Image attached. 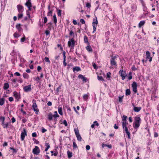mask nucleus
<instances>
[{"label": "nucleus", "mask_w": 159, "mask_h": 159, "mask_svg": "<svg viewBox=\"0 0 159 159\" xmlns=\"http://www.w3.org/2000/svg\"><path fill=\"white\" fill-rule=\"evenodd\" d=\"M127 116H126L123 115V117H122V125L123 129L124 132H125L126 134L128 136V139H130V133L129 131L128 128L127 127V125H128V123L127 122Z\"/></svg>", "instance_id": "obj_1"}, {"label": "nucleus", "mask_w": 159, "mask_h": 159, "mask_svg": "<svg viewBox=\"0 0 159 159\" xmlns=\"http://www.w3.org/2000/svg\"><path fill=\"white\" fill-rule=\"evenodd\" d=\"M54 114L53 115L50 112L49 113L48 115V118L49 120H52L53 118V120L56 123L57 121V118L59 117V115L58 114L57 111H55L54 112Z\"/></svg>", "instance_id": "obj_2"}, {"label": "nucleus", "mask_w": 159, "mask_h": 159, "mask_svg": "<svg viewBox=\"0 0 159 159\" xmlns=\"http://www.w3.org/2000/svg\"><path fill=\"white\" fill-rule=\"evenodd\" d=\"M141 119L140 117L136 116L134 117V121L133 123V126L134 129H138L140 125Z\"/></svg>", "instance_id": "obj_3"}, {"label": "nucleus", "mask_w": 159, "mask_h": 159, "mask_svg": "<svg viewBox=\"0 0 159 159\" xmlns=\"http://www.w3.org/2000/svg\"><path fill=\"white\" fill-rule=\"evenodd\" d=\"M116 56H111L110 59V64L111 66H113L115 67L117 66V62H116Z\"/></svg>", "instance_id": "obj_4"}, {"label": "nucleus", "mask_w": 159, "mask_h": 159, "mask_svg": "<svg viewBox=\"0 0 159 159\" xmlns=\"http://www.w3.org/2000/svg\"><path fill=\"white\" fill-rule=\"evenodd\" d=\"M33 105L32 106V107L34 111L35 112V113L36 114H38V112L39 111V110L38 108L37 105L36 103V101L34 99L33 100Z\"/></svg>", "instance_id": "obj_5"}, {"label": "nucleus", "mask_w": 159, "mask_h": 159, "mask_svg": "<svg viewBox=\"0 0 159 159\" xmlns=\"http://www.w3.org/2000/svg\"><path fill=\"white\" fill-rule=\"evenodd\" d=\"M98 24V21L97 20V18L96 17L95 18L93 19V22H92V26L93 27V33H94L96 30V27L97 26V24Z\"/></svg>", "instance_id": "obj_6"}, {"label": "nucleus", "mask_w": 159, "mask_h": 159, "mask_svg": "<svg viewBox=\"0 0 159 159\" xmlns=\"http://www.w3.org/2000/svg\"><path fill=\"white\" fill-rule=\"evenodd\" d=\"M74 131L78 140L80 141H81L82 138L79 133L78 129H75Z\"/></svg>", "instance_id": "obj_7"}, {"label": "nucleus", "mask_w": 159, "mask_h": 159, "mask_svg": "<svg viewBox=\"0 0 159 159\" xmlns=\"http://www.w3.org/2000/svg\"><path fill=\"white\" fill-rule=\"evenodd\" d=\"M75 45V42L73 38L71 39L68 42V46L71 48H73Z\"/></svg>", "instance_id": "obj_8"}, {"label": "nucleus", "mask_w": 159, "mask_h": 159, "mask_svg": "<svg viewBox=\"0 0 159 159\" xmlns=\"http://www.w3.org/2000/svg\"><path fill=\"white\" fill-rule=\"evenodd\" d=\"M119 73L122 79L124 80L125 79V77L127 76V74L125 71L121 70H120Z\"/></svg>", "instance_id": "obj_9"}, {"label": "nucleus", "mask_w": 159, "mask_h": 159, "mask_svg": "<svg viewBox=\"0 0 159 159\" xmlns=\"http://www.w3.org/2000/svg\"><path fill=\"white\" fill-rule=\"evenodd\" d=\"M25 136H27V132L26 129L24 128L21 134V139L22 141L24 140Z\"/></svg>", "instance_id": "obj_10"}, {"label": "nucleus", "mask_w": 159, "mask_h": 159, "mask_svg": "<svg viewBox=\"0 0 159 159\" xmlns=\"http://www.w3.org/2000/svg\"><path fill=\"white\" fill-rule=\"evenodd\" d=\"M40 150L38 147L35 146L33 150V153L34 154L38 155L40 153Z\"/></svg>", "instance_id": "obj_11"}, {"label": "nucleus", "mask_w": 159, "mask_h": 159, "mask_svg": "<svg viewBox=\"0 0 159 159\" xmlns=\"http://www.w3.org/2000/svg\"><path fill=\"white\" fill-rule=\"evenodd\" d=\"M23 89L24 91L25 92H30L31 90V85H29L24 87Z\"/></svg>", "instance_id": "obj_12"}, {"label": "nucleus", "mask_w": 159, "mask_h": 159, "mask_svg": "<svg viewBox=\"0 0 159 159\" xmlns=\"http://www.w3.org/2000/svg\"><path fill=\"white\" fill-rule=\"evenodd\" d=\"M131 86L133 88V91H134V93H135L137 91V85L136 83L135 82H134L132 84Z\"/></svg>", "instance_id": "obj_13"}, {"label": "nucleus", "mask_w": 159, "mask_h": 159, "mask_svg": "<svg viewBox=\"0 0 159 159\" xmlns=\"http://www.w3.org/2000/svg\"><path fill=\"white\" fill-rule=\"evenodd\" d=\"M13 96L17 100V101H18L20 98V94L16 91H14L13 93Z\"/></svg>", "instance_id": "obj_14"}, {"label": "nucleus", "mask_w": 159, "mask_h": 159, "mask_svg": "<svg viewBox=\"0 0 159 159\" xmlns=\"http://www.w3.org/2000/svg\"><path fill=\"white\" fill-rule=\"evenodd\" d=\"M131 12H135L137 9V6L135 3H133L131 6Z\"/></svg>", "instance_id": "obj_15"}, {"label": "nucleus", "mask_w": 159, "mask_h": 159, "mask_svg": "<svg viewBox=\"0 0 159 159\" xmlns=\"http://www.w3.org/2000/svg\"><path fill=\"white\" fill-rule=\"evenodd\" d=\"M17 8L19 13H23L24 11V7L21 5H18L17 6Z\"/></svg>", "instance_id": "obj_16"}, {"label": "nucleus", "mask_w": 159, "mask_h": 159, "mask_svg": "<svg viewBox=\"0 0 159 159\" xmlns=\"http://www.w3.org/2000/svg\"><path fill=\"white\" fill-rule=\"evenodd\" d=\"M17 81V79H12L11 80L12 84L13 86H14V87H15L18 86V84H16Z\"/></svg>", "instance_id": "obj_17"}, {"label": "nucleus", "mask_w": 159, "mask_h": 159, "mask_svg": "<svg viewBox=\"0 0 159 159\" xmlns=\"http://www.w3.org/2000/svg\"><path fill=\"white\" fill-rule=\"evenodd\" d=\"M146 58L147 59H148L150 62H151L152 60V57L150 56V53L148 51H147L146 52Z\"/></svg>", "instance_id": "obj_18"}, {"label": "nucleus", "mask_w": 159, "mask_h": 159, "mask_svg": "<svg viewBox=\"0 0 159 159\" xmlns=\"http://www.w3.org/2000/svg\"><path fill=\"white\" fill-rule=\"evenodd\" d=\"M78 77L79 79H81L84 82H86L87 81V78L82 75H79L78 76Z\"/></svg>", "instance_id": "obj_19"}, {"label": "nucleus", "mask_w": 159, "mask_h": 159, "mask_svg": "<svg viewBox=\"0 0 159 159\" xmlns=\"http://www.w3.org/2000/svg\"><path fill=\"white\" fill-rule=\"evenodd\" d=\"M89 93H87L86 94H84L83 96V98L84 100L87 101L89 98Z\"/></svg>", "instance_id": "obj_20"}, {"label": "nucleus", "mask_w": 159, "mask_h": 159, "mask_svg": "<svg viewBox=\"0 0 159 159\" xmlns=\"http://www.w3.org/2000/svg\"><path fill=\"white\" fill-rule=\"evenodd\" d=\"M16 28L18 30L19 32L21 31L22 30V29L21 27V25L20 24H17L16 25Z\"/></svg>", "instance_id": "obj_21"}, {"label": "nucleus", "mask_w": 159, "mask_h": 159, "mask_svg": "<svg viewBox=\"0 0 159 159\" xmlns=\"http://www.w3.org/2000/svg\"><path fill=\"white\" fill-rule=\"evenodd\" d=\"M9 87V85L8 83H5L4 84L3 89H4L6 90L8 89Z\"/></svg>", "instance_id": "obj_22"}, {"label": "nucleus", "mask_w": 159, "mask_h": 159, "mask_svg": "<svg viewBox=\"0 0 159 159\" xmlns=\"http://www.w3.org/2000/svg\"><path fill=\"white\" fill-rule=\"evenodd\" d=\"M141 109V107H134L133 110L136 112H139Z\"/></svg>", "instance_id": "obj_23"}, {"label": "nucleus", "mask_w": 159, "mask_h": 159, "mask_svg": "<svg viewBox=\"0 0 159 159\" xmlns=\"http://www.w3.org/2000/svg\"><path fill=\"white\" fill-rule=\"evenodd\" d=\"M48 9L49 11L48 12L47 15L48 16H52V14L53 11V10H51L50 9V6L49 5L48 7Z\"/></svg>", "instance_id": "obj_24"}, {"label": "nucleus", "mask_w": 159, "mask_h": 159, "mask_svg": "<svg viewBox=\"0 0 159 159\" xmlns=\"http://www.w3.org/2000/svg\"><path fill=\"white\" fill-rule=\"evenodd\" d=\"M86 50L89 52H92L93 51L92 49L91 46L89 44V45L86 47Z\"/></svg>", "instance_id": "obj_25"}, {"label": "nucleus", "mask_w": 159, "mask_h": 159, "mask_svg": "<svg viewBox=\"0 0 159 159\" xmlns=\"http://www.w3.org/2000/svg\"><path fill=\"white\" fill-rule=\"evenodd\" d=\"M73 70L74 72L75 71H78L81 70V69L79 67L76 66L73 68Z\"/></svg>", "instance_id": "obj_26"}, {"label": "nucleus", "mask_w": 159, "mask_h": 159, "mask_svg": "<svg viewBox=\"0 0 159 159\" xmlns=\"http://www.w3.org/2000/svg\"><path fill=\"white\" fill-rule=\"evenodd\" d=\"M25 5L27 7L30 6H32L31 0H28V1L25 3Z\"/></svg>", "instance_id": "obj_27"}, {"label": "nucleus", "mask_w": 159, "mask_h": 159, "mask_svg": "<svg viewBox=\"0 0 159 159\" xmlns=\"http://www.w3.org/2000/svg\"><path fill=\"white\" fill-rule=\"evenodd\" d=\"M95 125H96L97 126H98L99 125L98 123L97 122V121H95L93 122V124L91 125V127L92 128H94V126Z\"/></svg>", "instance_id": "obj_28"}, {"label": "nucleus", "mask_w": 159, "mask_h": 159, "mask_svg": "<svg viewBox=\"0 0 159 159\" xmlns=\"http://www.w3.org/2000/svg\"><path fill=\"white\" fill-rule=\"evenodd\" d=\"M145 23V21L144 20H142L140 21L139 24V27L141 28Z\"/></svg>", "instance_id": "obj_29"}, {"label": "nucleus", "mask_w": 159, "mask_h": 159, "mask_svg": "<svg viewBox=\"0 0 159 159\" xmlns=\"http://www.w3.org/2000/svg\"><path fill=\"white\" fill-rule=\"evenodd\" d=\"M5 102V99L4 98H0V105L2 106Z\"/></svg>", "instance_id": "obj_30"}, {"label": "nucleus", "mask_w": 159, "mask_h": 159, "mask_svg": "<svg viewBox=\"0 0 159 159\" xmlns=\"http://www.w3.org/2000/svg\"><path fill=\"white\" fill-rule=\"evenodd\" d=\"M23 76L25 79H28L29 77V75L26 73H24L23 74Z\"/></svg>", "instance_id": "obj_31"}, {"label": "nucleus", "mask_w": 159, "mask_h": 159, "mask_svg": "<svg viewBox=\"0 0 159 159\" xmlns=\"http://www.w3.org/2000/svg\"><path fill=\"white\" fill-rule=\"evenodd\" d=\"M58 111L59 113L61 115H63V112H62V108L61 107H58Z\"/></svg>", "instance_id": "obj_32"}, {"label": "nucleus", "mask_w": 159, "mask_h": 159, "mask_svg": "<svg viewBox=\"0 0 159 159\" xmlns=\"http://www.w3.org/2000/svg\"><path fill=\"white\" fill-rule=\"evenodd\" d=\"M2 124L4 128H7L8 126V124L7 123H5L4 122L2 123Z\"/></svg>", "instance_id": "obj_33"}, {"label": "nucleus", "mask_w": 159, "mask_h": 159, "mask_svg": "<svg viewBox=\"0 0 159 159\" xmlns=\"http://www.w3.org/2000/svg\"><path fill=\"white\" fill-rule=\"evenodd\" d=\"M67 153L68 156V157L69 158H70L72 156V152H70L69 151H68L67 152Z\"/></svg>", "instance_id": "obj_34"}, {"label": "nucleus", "mask_w": 159, "mask_h": 159, "mask_svg": "<svg viewBox=\"0 0 159 159\" xmlns=\"http://www.w3.org/2000/svg\"><path fill=\"white\" fill-rule=\"evenodd\" d=\"M131 92L129 89H127L125 91V95L127 96L129 95L130 94Z\"/></svg>", "instance_id": "obj_35"}, {"label": "nucleus", "mask_w": 159, "mask_h": 159, "mask_svg": "<svg viewBox=\"0 0 159 159\" xmlns=\"http://www.w3.org/2000/svg\"><path fill=\"white\" fill-rule=\"evenodd\" d=\"M57 14L58 16H61L62 12L61 10L58 9H57Z\"/></svg>", "instance_id": "obj_36"}, {"label": "nucleus", "mask_w": 159, "mask_h": 159, "mask_svg": "<svg viewBox=\"0 0 159 159\" xmlns=\"http://www.w3.org/2000/svg\"><path fill=\"white\" fill-rule=\"evenodd\" d=\"M53 21H54L55 24H56V23H57V20L56 15L55 14H54L53 16Z\"/></svg>", "instance_id": "obj_37"}, {"label": "nucleus", "mask_w": 159, "mask_h": 159, "mask_svg": "<svg viewBox=\"0 0 159 159\" xmlns=\"http://www.w3.org/2000/svg\"><path fill=\"white\" fill-rule=\"evenodd\" d=\"M84 41L85 43H88V44H89V43L88 41V38L87 36L86 35H85L84 36Z\"/></svg>", "instance_id": "obj_38"}, {"label": "nucleus", "mask_w": 159, "mask_h": 159, "mask_svg": "<svg viewBox=\"0 0 159 159\" xmlns=\"http://www.w3.org/2000/svg\"><path fill=\"white\" fill-rule=\"evenodd\" d=\"M105 147H107L109 148H112L111 145H107L106 144H103L102 145V147L104 148Z\"/></svg>", "instance_id": "obj_39"}, {"label": "nucleus", "mask_w": 159, "mask_h": 159, "mask_svg": "<svg viewBox=\"0 0 159 159\" xmlns=\"http://www.w3.org/2000/svg\"><path fill=\"white\" fill-rule=\"evenodd\" d=\"M13 36L15 38H18L20 36V35L16 32H15Z\"/></svg>", "instance_id": "obj_40"}, {"label": "nucleus", "mask_w": 159, "mask_h": 159, "mask_svg": "<svg viewBox=\"0 0 159 159\" xmlns=\"http://www.w3.org/2000/svg\"><path fill=\"white\" fill-rule=\"evenodd\" d=\"M23 16V13H19L18 14V17L19 19L21 18Z\"/></svg>", "instance_id": "obj_41"}, {"label": "nucleus", "mask_w": 159, "mask_h": 159, "mask_svg": "<svg viewBox=\"0 0 159 159\" xmlns=\"http://www.w3.org/2000/svg\"><path fill=\"white\" fill-rule=\"evenodd\" d=\"M5 120V117L2 116H1L0 117V121L2 122V123H4Z\"/></svg>", "instance_id": "obj_42"}, {"label": "nucleus", "mask_w": 159, "mask_h": 159, "mask_svg": "<svg viewBox=\"0 0 159 159\" xmlns=\"http://www.w3.org/2000/svg\"><path fill=\"white\" fill-rule=\"evenodd\" d=\"M73 147L74 148H77V146L76 144L75 141H73Z\"/></svg>", "instance_id": "obj_43"}, {"label": "nucleus", "mask_w": 159, "mask_h": 159, "mask_svg": "<svg viewBox=\"0 0 159 159\" xmlns=\"http://www.w3.org/2000/svg\"><path fill=\"white\" fill-rule=\"evenodd\" d=\"M123 96H119V102H121L123 101Z\"/></svg>", "instance_id": "obj_44"}, {"label": "nucleus", "mask_w": 159, "mask_h": 159, "mask_svg": "<svg viewBox=\"0 0 159 159\" xmlns=\"http://www.w3.org/2000/svg\"><path fill=\"white\" fill-rule=\"evenodd\" d=\"M44 60L46 62H48L49 63H50V61L49 60V59L48 57H45L44 58Z\"/></svg>", "instance_id": "obj_45"}, {"label": "nucleus", "mask_w": 159, "mask_h": 159, "mask_svg": "<svg viewBox=\"0 0 159 159\" xmlns=\"http://www.w3.org/2000/svg\"><path fill=\"white\" fill-rule=\"evenodd\" d=\"M23 36V38H21V39L20 41H21V42H23L25 40V35L24 34Z\"/></svg>", "instance_id": "obj_46"}, {"label": "nucleus", "mask_w": 159, "mask_h": 159, "mask_svg": "<svg viewBox=\"0 0 159 159\" xmlns=\"http://www.w3.org/2000/svg\"><path fill=\"white\" fill-rule=\"evenodd\" d=\"M98 79L99 80L103 81L104 79L102 76H98Z\"/></svg>", "instance_id": "obj_47"}, {"label": "nucleus", "mask_w": 159, "mask_h": 159, "mask_svg": "<svg viewBox=\"0 0 159 159\" xmlns=\"http://www.w3.org/2000/svg\"><path fill=\"white\" fill-rule=\"evenodd\" d=\"M69 31H70V33H69V35H70V36H74V32L72 30H69Z\"/></svg>", "instance_id": "obj_48"}, {"label": "nucleus", "mask_w": 159, "mask_h": 159, "mask_svg": "<svg viewBox=\"0 0 159 159\" xmlns=\"http://www.w3.org/2000/svg\"><path fill=\"white\" fill-rule=\"evenodd\" d=\"M86 6L88 8H90L91 7V4L87 2L86 4Z\"/></svg>", "instance_id": "obj_49"}, {"label": "nucleus", "mask_w": 159, "mask_h": 159, "mask_svg": "<svg viewBox=\"0 0 159 159\" xmlns=\"http://www.w3.org/2000/svg\"><path fill=\"white\" fill-rule=\"evenodd\" d=\"M92 64L94 68L96 70L97 69L98 67H97L96 65L94 63H93Z\"/></svg>", "instance_id": "obj_50"}, {"label": "nucleus", "mask_w": 159, "mask_h": 159, "mask_svg": "<svg viewBox=\"0 0 159 159\" xmlns=\"http://www.w3.org/2000/svg\"><path fill=\"white\" fill-rule=\"evenodd\" d=\"M45 144L46 148H50V144L49 143H45Z\"/></svg>", "instance_id": "obj_51"}, {"label": "nucleus", "mask_w": 159, "mask_h": 159, "mask_svg": "<svg viewBox=\"0 0 159 159\" xmlns=\"http://www.w3.org/2000/svg\"><path fill=\"white\" fill-rule=\"evenodd\" d=\"M63 123L65 125V126H67L68 124L67 121L66 120H64Z\"/></svg>", "instance_id": "obj_52"}, {"label": "nucleus", "mask_w": 159, "mask_h": 159, "mask_svg": "<svg viewBox=\"0 0 159 159\" xmlns=\"http://www.w3.org/2000/svg\"><path fill=\"white\" fill-rule=\"evenodd\" d=\"M129 76L128 77V79L129 80H130L132 78V74L131 72L129 73Z\"/></svg>", "instance_id": "obj_53"}, {"label": "nucleus", "mask_w": 159, "mask_h": 159, "mask_svg": "<svg viewBox=\"0 0 159 159\" xmlns=\"http://www.w3.org/2000/svg\"><path fill=\"white\" fill-rule=\"evenodd\" d=\"M66 58H63V64L64 66H66Z\"/></svg>", "instance_id": "obj_54"}, {"label": "nucleus", "mask_w": 159, "mask_h": 159, "mask_svg": "<svg viewBox=\"0 0 159 159\" xmlns=\"http://www.w3.org/2000/svg\"><path fill=\"white\" fill-rule=\"evenodd\" d=\"M45 33L46 35H48L50 34V31L48 30H46Z\"/></svg>", "instance_id": "obj_55"}, {"label": "nucleus", "mask_w": 159, "mask_h": 159, "mask_svg": "<svg viewBox=\"0 0 159 159\" xmlns=\"http://www.w3.org/2000/svg\"><path fill=\"white\" fill-rule=\"evenodd\" d=\"M47 20L48 19L47 17H45L44 18V24L46 23L47 22Z\"/></svg>", "instance_id": "obj_56"}, {"label": "nucleus", "mask_w": 159, "mask_h": 159, "mask_svg": "<svg viewBox=\"0 0 159 159\" xmlns=\"http://www.w3.org/2000/svg\"><path fill=\"white\" fill-rule=\"evenodd\" d=\"M80 22L83 24H84L85 23V21L83 19H81L80 20Z\"/></svg>", "instance_id": "obj_57"}, {"label": "nucleus", "mask_w": 159, "mask_h": 159, "mask_svg": "<svg viewBox=\"0 0 159 159\" xmlns=\"http://www.w3.org/2000/svg\"><path fill=\"white\" fill-rule=\"evenodd\" d=\"M42 68L40 66H38L37 67V70L38 72H39L40 71V70H41Z\"/></svg>", "instance_id": "obj_58"}, {"label": "nucleus", "mask_w": 159, "mask_h": 159, "mask_svg": "<svg viewBox=\"0 0 159 159\" xmlns=\"http://www.w3.org/2000/svg\"><path fill=\"white\" fill-rule=\"evenodd\" d=\"M11 122L13 123L15 122L16 121V119L14 117H12V118L11 119Z\"/></svg>", "instance_id": "obj_59"}, {"label": "nucleus", "mask_w": 159, "mask_h": 159, "mask_svg": "<svg viewBox=\"0 0 159 159\" xmlns=\"http://www.w3.org/2000/svg\"><path fill=\"white\" fill-rule=\"evenodd\" d=\"M8 100L10 102H12L13 101V98L12 97H10L8 98Z\"/></svg>", "instance_id": "obj_60"}, {"label": "nucleus", "mask_w": 159, "mask_h": 159, "mask_svg": "<svg viewBox=\"0 0 159 159\" xmlns=\"http://www.w3.org/2000/svg\"><path fill=\"white\" fill-rule=\"evenodd\" d=\"M14 75L17 76H20V74L18 72H15Z\"/></svg>", "instance_id": "obj_61"}, {"label": "nucleus", "mask_w": 159, "mask_h": 159, "mask_svg": "<svg viewBox=\"0 0 159 159\" xmlns=\"http://www.w3.org/2000/svg\"><path fill=\"white\" fill-rule=\"evenodd\" d=\"M32 135L33 137H36L37 136V134L35 132H34L32 134Z\"/></svg>", "instance_id": "obj_62"}, {"label": "nucleus", "mask_w": 159, "mask_h": 159, "mask_svg": "<svg viewBox=\"0 0 159 159\" xmlns=\"http://www.w3.org/2000/svg\"><path fill=\"white\" fill-rule=\"evenodd\" d=\"M33 140L34 141V143L36 144H38L39 143V142L37 140L34 139H33Z\"/></svg>", "instance_id": "obj_63"}, {"label": "nucleus", "mask_w": 159, "mask_h": 159, "mask_svg": "<svg viewBox=\"0 0 159 159\" xmlns=\"http://www.w3.org/2000/svg\"><path fill=\"white\" fill-rule=\"evenodd\" d=\"M143 10L144 11H145L147 10V8L145 6V5H144L143 4Z\"/></svg>", "instance_id": "obj_64"}]
</instances>
